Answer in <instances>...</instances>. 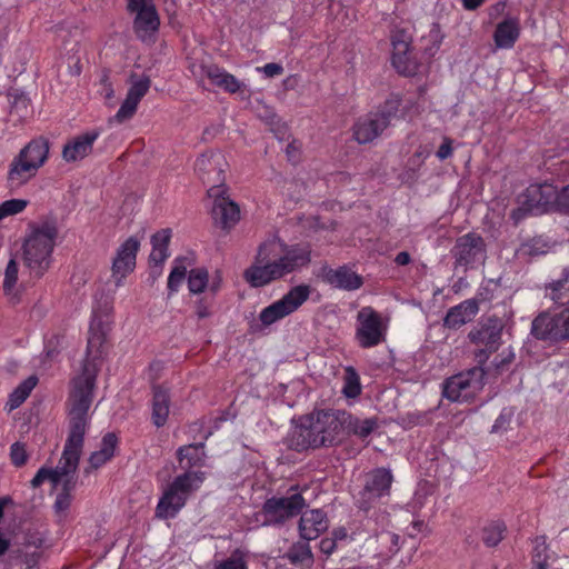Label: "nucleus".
Instances as JSON below:
<instances>
[{"instance_id":"obj_1","label":"nucleus","mask_w":569,"mask_h":569,"mask_svg":"<svg viewBox=\"0 0 569 569\" xmlns=\"http://www.w3.org/2000/svg\"><path fill=\"white\" fill-rule=\"evenodd\" d=\"M113 301L96 299L89 323L86 358L81 371L72 379L68 407L89 413L93 400L97 376L108 351V340L114 322Z\"/></svg>"},{"instance_id":"obj_2","label":"nucleus","mask_w":569,"mask_h":569,"mask_svg":"<svg viewBox=\"0 0 569 569\" xmlns=\"http://www.w3.org/2000/svg\"><path fill=\"white\" fill-rule=\"evenodd\" d=\"M68 417L69 435L58 466L54 469H39L31 480V485L34 488L39 487L44 481H49L52 489L60 490L53 503V510L60 520L66 519L67 511L72 502L71 492L76 487V470L82 452L84 435L90 421L89 413L83 411L69 409Z\"/></svg>"},{"instance_id":"obj_3","label":"nucleus","mask_w":569,"mask_h":569,"mask_svg":"<svg viewBox=\"0 0 569 569\" xmlns=\"http://www.w3.org/2000/svg\"><path fill=\"white\" fill-rule=\"evenodd\" d=\"M310 261L309 246L288 244L273 238L260 244L253 263L244 271V279L252 287H263L307 267Z\"/></svg>"},{"instance_id":"obj_4","label":"nucleus","mask_w":569,"mask_h":569,"mask_svg":"<svg viewBox=\"0 0 569 569\" xmlns=\"http://www.w3.org/2000/svg\"><path fill=\"white\" fill-rule=\"evenodd\" d=\"M349 413L339 410H319L300 417L292 426L287 443L302 451L339 442L345 436Z\"/></svg>"},{"instance_id":"obj_5","label":"nucleus","mask_w":569,"mask_h":569,"mask_svg":"<svg viewBox=\"0 0 569 569\" xmlns=\"http://www.w3.org/2000/svg\"><path fill=\"white\" fill-rule=\"evenodd\" d=\"M59 236V223L53 216L28 222L21 242V259L30 276L41 278L51 268Z\"/></svg>"},{"instance_id":"obj_6","label":"nucleus","mask_w":569,"mask_h":569,"mask_svg":"<svg viewBox=\"0 0 569 569\" xmlns=\"http://www.w3.org/2000/svg\"><path fill=\"white\" fill-rule=\"evenodd\" d=\"M49 156V143L39 138L31 140L12 159L7 180L10 187L19 188L36 177Z\"/></svg>"},{"instance_id":"obj_7","label":"nucleus","mask_w":569,"mask_h":569,"mask_svg":"<svg viewBox=\"0 0 569 569\" xmlns=\"http://www.w3.org/2000/svg\"><path fill=\"white\" fill-rule=\"evenodd\" d=\"M204 481V472L186 471L177 476L173 481L163 490L160 497L156 516L160 519H171L184 507L188 498L197 491Z\"/></svg>"},{"instance_id":"obj_8","label":"nucleus","mask_w":569,"mask_h":569,"mask_svg":"<svg viewBox=\"0 0 569 569\" xmlns=\"http://www.w3.org/2000/svg\"><path fill=\"white\" fill-rule=\"evenodd\" d=\"M311 291V287L305 283L292 287L279 300L260 311L258 319L261 326L270 327L296 312L309 299Z\"/></svg>"},{"instance_id":"obj_9","label":"nucleus","mask_w":569,"mask_h":569,"mask_svg":"<svg viewBox=\"0 0 569 569\" xmlns=\"http://www.w3.org/2000/svg\"><path fill=\"white\" fill-rule=\"evenodd\" d=\"M531 333L537 339L555 342L569 339V305L536 317L531 325Z\"/></svg>"},{"instance_id":"obj_10","label":"nucleus","mask_w":569,"mask_h":569,"mask_svg":"<svg viewBox=\"0 0 569 569\" xmlns=\"http://www.w3.org/2000/svg\"><path fill=\"white\" fill-rule=\"evenodd\" d=\"M140 247V238L130 236L116 248L111 258L110 277L117 288L122 287L126 279L133 273Z\"/></svg>"},{"instance_id":"obj_11","label":"nucleus","mask_w":569,"mask_h":569,"mask_svg":"<svg viewBox=\"0 0 569 569\" xmlns=\"http://www.w3.org/2000/svg\"><path fill=\"white\" fill-rule=\"evenodd\" d=\"M556 186L552 183H533L530 184L523 193L519 196L521 209L513 211L512 219H520V211L530 213H543L555 210Z\"/></svg>"},{"instance_id":"obj_12","label":"nucleus","mask_w":569,"mask_h":569,"mask_svg":"<svg viewBox=\"0 0 569 569\" xmlns=\"http://www.w3.org/2000/svg\"><path fill=\"white\" fill-rule=\"evenodd\" d=\"M133 18V31L143 41L151 40L160 27V18L153 0H127Z\"/></svg>"},{"instance_id":"obj_13","label":"nucleus","mask_w":569,"mask_h":569,"mask_svg":"<svg viewBox=\"0 0 569 569\" xmlns=\"http://www.w3.org/2000/svg\"><path fill=\"white\" fill-rule=\"evenodd\" d=\"M387 326L371 307L362 308L357 316L356 339L360 347L372 348L386 339Z\"/></svg>"},{"instance_id":"obj_14","label":"nucleus","mask_w":569,"mask_h":569,"mask_svg":"<svg viewBox=\"0 0 569 569\" xmlns=\"http://www.w3.org/2000/svg\"><path fill=\"white\" fill-rule=\"evenodd\" d=\"M208 197L212 199L211 214L214 222L223 229L234 227L240 220V209L227 196L226 186L216 184L210 187Z\"/></svg>"},{"instance_id":"obj_15","label":"nucleus","mask_w":569,"mask_h":569,"mask_svg":"<svg viewBox=\"0 0 569 569\" xmlns=\"http://www.w3.org/2000/svg\"><path fill=\"white\" fill-rule=\"evenodd\" d=\"M392 52L391 63L403 76H413L419 64L411 51V39L405 32L399 31L391 37Z\"/></svg>"},{"instance_id":"obj_16","label":"nucleus","mask_w":569,"mask_h":569,"mask_svg":"<svg viewBox=\"0 0 569 569\" xmlns=\"http://www.w3.org/2000/svg\"><path fill=\"white\" fill-rule=\"evenodd\" d=\"M305 505L303 497L293 493L290 497L268 499L263 505V512L269 523H278L297 516Z\"/></svg>"},{"instance_id":"obj_17","label":"nucleus","mask_w":569,"mask_h":569,"mask_svg":"<svg viewBox=\"0 0 569 569\" xmlns=\"http://www.w3.org/2000/svg\"><path fill=\"white\" fill-rule=\"evenodd\" d=\"M150 86L151 81L148 77H131L126 99L113 118L110 119V122L122 123L131 119L136 114L140 101L148 93Z\"/></svg>"},{"instance_id":"obj_18","label":"nucleus","mask_w":569,"mask_h":569,"mask_svg":"<svg viewBox=\"0 0 569 569\" xmlns=\"http://www.w3.org/2000/svg\"><path fill=\"white\" fill-rule=\"evenodd\" d=\"M453 257L458 264L465 267L482 263L486 258L483 239L476 233L460 237L453 248Z\"/></svg>"},{"instance_id":"obj_19","label":"nucleus","mask_w":569,"mask_h":569,"mask_svg":"<svg viewBox=\"0 0 569 569\" xmlns=\"http://www.w3.org/2000/svg\"><path fill=\"white\" fill-rule=\"evenodd\" d=\"M227 167L226 159L218 151H208L197 158L194 170L206 183L223 184V173Z\"/></svg>"},{"instance_id":"obj_20","label":"nucleus","mask_w":569,"mask_h":569,"mask_svg":"<svg viewBox=\"0 0 569 569\" xmlns=\"http://www.w3.org/2000/svg\"><path fill=\"white\" fill-rule=\"evenodd\" d=\"M392 481L393 477L389 469L377 468L369 472L361 493V507L366 508L367 505L371 503L376 499L388 496L390 493Z\"/></svg>"},{"instance_id":"obj_21","label":"nucleus","mask_w":569,"mask_h":569,"mask_svg":"<svg viewBox=\"0 0 569 569\" xmlns=\"http://www.w3.org/2000/svg\"><path fill=\"white\" fill-rule=\"evenodd\" d=\"M98 130L87 131L70 139L62 149V158L67 162H77L84 159L93 148L99 138Z\"/></svg>"},{"instance_id":"obj_22","label":"nucleus","mask_w":569,"mask_h":569,"mask_svg":"<svg viewBox=\"0 0 569 569\" xmlns=\"http://www.w3.org/2000/svg\"><path fill=\"white\" fill-rule=\"evenodd\" d=\"M521 24L518 17H506L497 23L492 39L496 49L510 50L520 38Z\"/></svg>"},{"instance_id":"obj_23","label":"nucleus","mask_w":569,"mask_h":569,"mask_svg":"<svg viewBox=\"0 0 569 569\" xmlns=\"http://www.w3.org/2000/svg\"><path fill=\"white\" fill-rule=\"evenodd\" d=\"M388 127V119L372 112L361 117L353 126V137L359 143H368L378 138Z\"/></svg>"},{"instance_id":"obj_24","label":"nucleus","mask_w":569,"mask_h":569,"mask_svg":"<svg viewBox=\"0 0 569 569\" xmlns=\"http://www.w3.org/2000/svg\"><path fill=\"white\" fill-rule=\"evenodd\" d=\"M476 390L471 372L459 373L449 378L443 386V396L451 401H467Z\"/></svg>"},{"instance_id":"obj_25","label":"nucleus","mask_w":569,"mask_h":569,"mask_svg":"<svg viewBox=\"0 0 569 569\" xmlns=\"http://www.w3.org/2000/svg\"><path fill=\"white\" fill-rule=\"evenodd\" d=\"M323 280L331 287L342 290H357L362 284V278L347 266L325 270Z\"/></svg>"},{"instance_id":"obj_26","label":"nucleus","mask_w":569,"mask_h":569,"mask_svg":"<svg viewBox=\"0 0 569 569\" xmlns=\"http://www.w3.org/2000/svg\"><path fill=\"white\" fill-rule=\"evenodd\" d=\"M375 116H383L388 119V126L396 117L405 120L412 121L419 113V106L417 103L406 101L405 103L397 96L389 98L380 111L372 112Z\"/></svg>"},{"instance_id":"obj_27","label":"nucleus","mask_w":569,"mask_h":569,"mask_svg":"<svg viewBox=\"0 0 569 569\" xmlns=\"http://www.w3.org/2000/svg\"><path fill=\"white\" fill-rule=\"evenodd\" d=\"M568 558H557L548 552V546L542 538H537L532 551L531 569H568Z\"/></svg>"},{"instance_id":"obj_28","label":"nucleus","mask_w":569,"mask_h":569,"mask_svg":"<svg viewBox=\"0 0 569 569\" xmlns=\"http://www.w3.org/2000/svg\"><path fill=\"white\" fill-rule=\"evenodd\" d=\"M328 528V520L321 510L315 509L303 512L299 522V531L305 540H313Z\"/></svg>"},{"instance_id":"obj_29","label":"nucleus","mask_w":569,"mask_h":569,"mask_svg":"<svg viewBox=\"0 0 569 569\" xmlns=\"http://www.w3.org/2000/svg\"><path fill=\"white\" fill-rule=\"evenodd\" d=\"M478 305L475 300H465L450 308L443 319V325L450 329H457L471 321L478 313Z\"/></svg>"},{"instance_id":"obj_30","label":"nucleus","mask_w":569,"mask_h":569,"mask_svg":"<svg viewBox=\"0 0 569 569\" xmlns=\"http://www.w3.org/2000/svg\"><path fill=\"white\" fill-rule=\"evenodd\" d=\"M169 413L170 397L164 389L156 387L153 389V397L151 401L152 423L158 428L163 427L168 421Z\"/></svg>"},{"instance_id":"obj_31","label":"nucleus","mask_w":569,"mask_h":569,"mask_svg":"<svg viewBox=\"0 0 569 569\" xmlns=\"http://www.w3.org/2000/svg\"><path fill=\"white\" fill-rule=\"evenodd\" d=\"M118 438L114 433L109 432L103 436L99 448L93 451L89 457V465L93 469H98L110 461L117 450Z\"/></svg>"},{"instance_id":"obj_32","label":"nucleus","mask_w":569,"mask_h":569,"mask_svg":"<svg viewBox=\"0 0 569 569\" xmlns=\"http://www.w3.org/2000/svg\"><path fill=\"white\" fill-rule=\"evenodd\" d=\"M555 174L563 181H569V157L556 164ZM555 211L569 214V183L560 190L556 187Z\"/></svg>"},{"instance_id":"obj_33","label":"nucleus","mask_w":569,"mask_h":569,"mask_svg":"<svg viewBox=\"0 0 569 569\" xmlns=\"http://www.w3.org/2000/svg\"><path fill=\"white\" fill-rule=\"evenodd\" d=\"M171 239L170 229H161L151 237L150 262L161 266L170 256L169 243Z\"/></svg>"},{"instance_id":"obj_34","label":"nucleus","mask_w":569,"mask_h":569,"mask_svg":"<svg viewBox=\"0 0 569 569\" xmlns=\"http://www.w3.org/2000/svg\"><path fill=\"white\" fill-rule=\"evenodd\" d=\"M221 279L219 276L209 280V273L204 268H196L189 272L188 288L191 293H201L207 288L212 292H217L220 288Z\"/></svg>"},{"instance_id":"obj_35","label":"nucleus","mask_w":569,"mask_h":569,"mask_svg":"<svg viewBox=\"0 0 569 569\" xmlns=\"http://www.w3.org/2000/svg\"><path fill=\"white\" fill-rule=\"evenodd\" d=\"M203 445H188L178 449V460L182 468H192L204 465Z\"/></svg>"},{"instance_id":"obj_36","label":"nucleus","mask_w":569,"mask_h":569,"mask_svg":"<svg viewBox=\"0 0 569 569\" xmlns=\"http://www.w3.org/2000/svg\"><path fill=\"white\" fill-rule=\"evenodd\" d=\"M377 428V420L369 418V419H358L352 417L349 413V420L345 425V435L346 433H352L355 436H358L360 438H367L371 432H373Z\"/></svg>"},{"instance_id":"obj_37","label":"nucleus","mask_w":569,"mask_h":569,"mask_svg":"<svg viewBox=\"0 0 569 569\" xmlns=\"http://www.w3.org/2000/svg\"><path fill=\"white\" fill-rule=\"evenodd\" d=\"M547 290L555 302L569 303V269H565L561 277L550 283Z\"/></svg>"},{"instance_id":"obj_38","label":"nucleus","mask_w":569,"mask_h":569,"mask_svg":"<svg viewBox=\"0 0 569 569\" xmlns=\"http://www.w3.org/2000/svg\"><path fill=\"white\" fill-rule=\"evenodd\" d=\"M38 379L36 376H30L23 380L10 395L8 406L10 410L18 408L29 397L30 392L37 386Z\"/></svg>"},{"instance_id":"obj_39","label":"nucleus","mask_w":569,"mask_h":569,"mask_svg":"<svg viewBox=\"0 0 569 569\" xmlns=\"http://www.w3.org/2000/svg\"><path fill=\"white\" fill-rule=\"evenodd\" d=\"M19 276V266L14 259H10L7 263L3 277L4 295L11 298H18L17 283Z\"/></svg>"},{"instance_id":"obj_40","label":"nucleus","mask_w":569,"mask_h":569,"mask_svg":"<svg viewBox=\"0 0 569 569\" xmlns=\"http://www.w3.org/2000/svg\"><path fill=\"white\" fill-rule=\"evenodd\" d=\"M29 204L27 199L12 198L0 203V221L22 213Z\"/></svg>"},{"instance_id":"obj_41","label":"nucleus","mask_w":569,"mask_h":569,"mask_svg":"<svg viewBox=\"0 0 569 569\" xmlns=\"http://www.w3.org/2000/svg\"><path fill=\"white\" fill-rule=\"evenodd\" d=\"M287 558L295 565L309 566L312 562V553L306 542L295 545L287 553Z\"/></svg>"},{"instance_id":"obj_42","label":"nucleus","mask_w":569,"mask_h":569,"mask_svg":"<svg viewBox=\"0 0 569 569\" xmlns=\"http://www.w3.org/2000/svg\"><path fill=\"white\" fill-rule=\"evenodd\" d=\"M360 392L361 386L359 376L353 368L348 367L345 373L342 393L347 398H356L357 396L360 395Z\"/></svg>"},{"instance_id":"obj_43","label":"nucleus","mask_w":569,"mask_h":569,"mask_svg":"<svg viewBox=\"0 0 569 569\" xmlns=\"http://www.w3.org/2000/svg\"><path fill=\"white\" fill-rule=\"evenodd\" d=\"M506 531V526L501 521L490 522L483 529L482 539L487 546L493 547L497 546L503 537Z\"/></svg>"},{"instance_id":"obj_44","label":"nucleus","mask_w":569,"mask_h":569,"mask_svg":"<svg viewBox=\"0 0 569 569\" xmlns=\"http://www.w3.org/2000/svg\"><path fill=\"white\" fill-rule=\"evenodd\" d=\"M187 274V267L183 264V261L176 260L174 266L168 277V288L170 291H178L179 287L183 282Z\"/></svg>"},{"instance_id":"obj_45","label":"nucleus","mask_w":569,"mask_h":569,"mask_svg":"<svg viewBox=\"0 0 569 569\" xmlns=\"http://www.w3.org/2000/svg\"><path fill=\"white\" fill-rule=\"evenodd\" d=\"M38 560L39 555L36 551L31 553H17L10 557L11 566L18 569H31L38 563Z\"/></svg>"},{"instance_id":"obj_46","label":"nucleus","mask_w":569,"mask_h":569,"mask_svg":"<svg viewBox=\"0 0 569 569\" xmlns=\"http://www.w3.org/2000/svg\"><path fill=\"white\" fill-rule=\"evenodd\" d=\"M431 46L426 48L429 56H433L439 49L443 41V33L438 24H433L429 33L426 37Z\"/></svg>"},{"instance_id":"obj_47","label":"nucleus","mask_w":569,"mask_h":569,"mask_svg":"<svg viewBox=\"0 0 569 569\" xmlns=\"http://www.w3.org/2000/svg\"><path fill=\"white\" fill-rule=\"evenodd\" d=\"M203 74L211 81L212 84L220 87L224 76L228 74L223 68L216 64L202 67Z\"/></svg>"},{"instance_id":"obj_48","label":"nucleus","mask_w":569,"mask_h":569,"mask_svg":"<svg viewBox=\"0 0 569 569\" xmlns=\"http://www.w3.org/2000/svg\"><path fill=\"white\" fill-rule=\"evenodd\" d=\"M346 537H347V532L345 531V529H339V530L333 531V538H323L320 541V550L325 555H328V556L331 555L337 547V541L345 539Z\"/></svg>"},{"instance_id":"obj_49","label":"nucleus","mask_w":569,"mask_h":569,"mask_svg":"<svg viewBox=\"0 0 569 569\" xmlns=\"http://www.w3.org/2000/svg\"><path fill=\"white\" fill-rule=\"evenodd\" d=\"M214 569H248L243 557L236 552L231 557L219 561Z\"/></svg>"},{"instance_id":"obj_50","label":"nucleus","mask_w":569,"mask_h":569,"mask_svg":"<svg viewBox=\"0 0 569 569\" xmlns=\"http://www.w3.org/2000/svg\"><path fill=\"white\" fill-rule=\"evenodd\" d=\"M11 461L14 466L21 467L27 462L28 455L23 445L16 442L10 448Z\"/></svg>"},{"instance_id":"obj_51","label":"nucleus","mask_w":569,"mask_h":569,"mask_svg":"<svg viewBox=\"0 0 569 569\" xmlns=\"http://www.w3.org/2000/svg\"><path fill=\"white\" fill-rule=\"evenodd\" d=\"M243 87V83L238 80L233 74L229 73L224 76V79L221 82V86L219 88L223 89L226 92L229 93H237L239 92Z\"/></svg>"},{"instance_id":"obj_52","label":"nucleus","mask_w":569,"mask_h":569,"mask_svg":"<svg viewBox=\"0 0 569 569\" xmlns=\"http://www.w3.org/2000/svg\"><path fill=\"white\" fill-rule=\"evenodd\" d=\"M256 71L263 73L267 78H273L282 74L283 67L280 63L271 62L262 67H257Z\"/></svg>"},{"instance_id":"obj_53","label":"nucleus","mask_w":569,"mask_h":569,"mask_svg":"<svg viewBox=\"0 0 569 569\" xmlns=\"http://www.w3.org/2000/svg\"><path fill=\"white\" fill-rule=\"evenodd\" d=\"M452 140L449 138H443V141L437 151L438 159L446 160L452 156Z\"/></svg>"},{"instance_id":"obj_54","label":"nucleus","mask_w":569,"mask_h":569,"mask_svg":"<svg viewBox=\"0 0 569 569\" xmlns=\"http://www.w3.org/2000/svg\"><path fill=\"white\" fill-rule=\"evenodd\" d=\"M30 104V100L24 94H19L14 98V101L12 103L13 109H23L24 111L28 110Z\"/></svg>"},{"instance_id":"obj_55","label":"nucleus","mask_w":569,"mask_h":569,"mask_svg":"<svg viewBox=\"0 0 569 569\" xmlns=\"http://www.w3.org/2000/svg\"><path fill=\"white\" fill-rule=\"evenodd\" d=\"M430 151L426 148H420L416 151V153L412 156L413 163H417L420 166L428 157Z\"/></svg>"},{"instance_id":"obj_56","label":"nucleus","mask_w":569,"mask_h":569,"mask_svg":"<svg viewBox=\"0 0 569 569\" xmlns=\"http://www.w3.org/2000/svg\"><path fill=\"white\" fill-rule=\"evenodd\" d=\"M509 422V419L505 415H500L497 420L495 421L491 432H498L500 431L505 425Z\"/></svg>"},{"instance_id":"obj_57","label":"nucleus","mask_w":569,"mask_h":569,"mask_svg":"<svg viewBox=\"0 0 569 569\" xmlns=\"http://www.w3.org/2000/svg\"><path fill=\"white\" fill-rule=\"evenodd\" d=\"M286 153H287V156H288L289 160H292V161H293V160H296V159H297V157H298V154H299V147H298V146H296V143H295V142L289 143V144L287 146Z\"/></svg>"},{"instance_id":"obj_58","label":"nucleus","mask_w":569,"mask_h":569,"mask_svg":"<svg viewBox=\"0 0 569 569\" xmlns=\"http://www.w3.org/2000/svg\"><path fill=\"white\" fill-rule=\"evenodd\" d=\"M485 0H462V6L467 10H476Z\"/></svg>"},{"instance_id":"obj_59","label":"nucleus","mask_w":569,"mask_h":569,"mask_svg":"<svg viewBox=\"0 0 569 569\" xmlns=\"http://www.w3.org/2000/svg\"><path fill=\"white\" fill-rule=\"evenodd\" d=\"M396 262L399 264V266H406L410 262V256L408 252H399L396 257Z\"/></svg>"},{"instance_id":"obj_60","label":"nucleus","mask_w":569,"mask_h":569,"mask_svg":"<svg viewBox=\"0 0 569 569\" xmlns=\"http://www.w3.org/2000/svg\"><path fill=\"white\" fill-rule=\"evenodd\" d=\"M196 313L200 319L207 318L210 315L209 309L203 305L197 307Z\"/></svg>"},{"instance_id":"obj_61","label":"nucleus","mask_w":569,"mask_h":569,"mask_svg":"<svg viewBox=\"0 0 569 569\" xmlns=\"http://www.w3.org/2000/svg\"><path fill=\"white\" fill-rule=\"evenodd\" d=\"M9 540H7L1 533H0V556L3 555L9 549Z\"/></svg>"},{"instance_id":"obj_62","label":"nucleus","mask_w":569,"mask_h":569,"mask_svg":"<svg viewBox=\"0 0 569 569\" xmlns=\"http://www.w3.org/2000/svg\"><path fill=\"white\" fill-rule=\"evenodd\" d=\"M106 98H107V99H111V98H113V90H112L111 88H110V89H108V92H107V94H106Z\"/></svg>"}]
</instances>
